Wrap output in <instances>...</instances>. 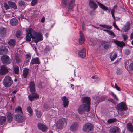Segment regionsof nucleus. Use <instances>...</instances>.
Masks as SVG:
<instances>
[{"mask_svg": "<svg viewBox=\"0 0 133 133\" xmlns=\"http://www.w3.org/2000/svg\"><path fill=\"white\" fill-rule=\"evenodd\" d=\"M30 91L32 95H30L28 96L29 99L31 101H32L34 99L39 98V96L37 94L35 93V83L34 82L31 81L30 83Z\"/></svg>", "mask_w": 133, "mask_h": 133, "instance_id": "1", "label": "nucleus"}, {"mask_svg": "<svg viewBox=\"0 0 133 133\" xmlns=\"http://www.w3.org/2000/svg\"><path fill=\"white\" fill-rule=\"evenodd\" d=\"M29 32L32 39H34L35 42L37 43L43 40V36L40 33H36L32 28L29 29Z\"/></svg>", "mask_w": 133, "mask_h": 133, "instance_id": "2", "label": "nucleus"}, {"mask_svg": "<svg viewBox=\"0 0 133 133\" xmlns=\"http://www.w3.org/2000/svg\"><path fill=\"white\" fill-rule=\"evenodd\" d=\"M75 0H62V4L64 7L68 6L69 10H71L75 5Z\"/></svg>", "mask_w": 133, "mask_h": 133, "instance_id": "3", "label": "nucleus"}, {"mask_svg": "<svg viewBox=\"0 0 133 133\" xmlns=\"http://www.w3.org/2000/svg\"><path fill=\"white\" fill-rule=\"evenodd\" d=\"M3 83L5 87H8L11 86L13 83V81L11 77L9 76H6L3 80Z\"/></svg>", "mask_w": 133, "mask_h": 133, "instance_id": "4", "label": "nucleus"}, {"mask_svg": "<svg viewBox=\"0 0 133 133\" xmlns=\"http://www.w3.org/2000/svg\"><path fill=\"white\" fill-rule=\"evenodd\" d=\"M90 108L84 104H82L78 108L77 110L78 113L81 115L85 114V112H89L90 110Z\"/></svg>", "mask_w": 133, "mask_h": 133, "instance_id": "5", "label": "nucleus"}, {"mask_svg": "<svg viewBox=\"0 0 133 133\" xmlns=\"http://www.w3.org/2000/svg\"><path fill=\"white\" fill-rule=\"evenodd\" d=\"M66 119L65 118H63L58 121L56 124V126L58 128L61 129L66 126Z\"/></svg>", "mask_w": 133, "mask_h": 133, "instance_id": "6", "label": "nucleus"}, {"mask_svg": "<svg viewBox=\"0 0 133 133\" xmlns=\"http://www.w3.org/2000/svg\"><path fill=\"white\" fill-rule=\"evenodd\" d=\"M93 128V125L91 123H86L83 126L82 129L84 131L89 132L92 130Z\"/></svg>", "mask_w": 133, "mask_h": 133, "instance_id": "7", "label": "nucleus"}, {"mask_svg": "<svg viewBox=\"0 0 133 133\" xmlns=\"http://www.w3.org/2000/svg\"><path fill=\"white\" fill-rule=\"evenodd\" d=\"M1 60L3 64L7 65L10 64L11 60L9 57L6 55H4L1 57Z\"/></svg>", "mask_w": 133, "mask_h": 133, "instance_id": "8", "label": "nucleus"}, {"mask_svg": "<svg viewBox=\"0 0 133 133\" xmlns=\"http://www.w3.org/2000/svg\"><path fill=\"white\" fill-rule=\"evenodd\" d=\"M117 108L118 110L123 111L128 109L126 104L124 102H122L117 105Z\"/></svg>", "mask_w": 133, "mask_h": 133, "instance_id": "9", "label": "nucleus"}, {"mask_svg": "<svg viewBox=\"0 0 133 133\" xmlns=\"http://www.w3.org/2000/svg\"><path fill=\"white\" fill-rule=\"evenodd\" d=\"M82 101L83 103V104H84L90 108V99L89 97H83L82 98Z\"/></svg>", "mask_w": 133, "mask_h": 133, "instance_id": "10", "label": "nucleus"}, {"mask_svg": "<svg viewBox=\"0 0 133 133\" xmlns=\"http://www.w3.org/2000/svg\"><path fill=\"white\" fill-rule=\"evenodd\" d=\"M22 114H18L15 115L14 116L15 120L20 123L24 121L25 119Z\"/></svg>", "mask_w": 133, "mask_h": 133, "instance_id": "11", "label": "nucleus"}, {"mask_svg": "<svg viewBox=\"0 0 133 133\" xmlns=\"http://www.w3.org/2000/svg\"><path fill=\"white\" fill-rule=\"evenodd\" d=\"M9 69L6 66L2 65L0 67V74L1 75H6L9 72Z\"/></svg>", "mask_w": 133, "mask_h": 133, "instance_id": "12", "label": "nucleus"}, {"mask_svg": "<svg viewBox=\"0 0 133 133\" xmlns=\"http://www.w3.org/2000/svg\"><path fill=\"white\" fill-rule=\"evenodd\" d=\"M112 42L114 43L118 46L121 48H122L125 45V44L124 42L116 39H112Z\"/></svg>", "mask_w": 133, "mask_h": 133, "instance_id": "13", "label": "nucleus"}, {"mask_svg": "<svg viewBox=\"0 0 133 133\" xmlns=\"http://www.w3.org/2000/svg\"><path fill=\"white\" fill-rule=\"evenodd\" d=\"M101 43L102 45H104V48L105 49H107L111 47V43L109 42L103 41Z\"/></svg>", "mask_w": 133, "mask_h": 133, "instance_id": "14", "label": "nucleus"}, {"mask_svg": "<svg viewBox=\"0 0 133 133\" xmlns=\"http://www.w3.org/2000/svg\"><path fill=\"white\" fill-rule=\"evenodd\" d=\"M120 129L117 127H111L109 130V133H120Z\"/></svg>", "mask_w": 133, "mask_h": 133, "instance_id": "15", "label": "nucleus"}, {"mask_svg": "<svg viewBox=\"0 0 133 133\" xmlns=\"http://www.w3.org/2000/svg\"><path fill=\"white\" fill-rule=\"evenodd\" d=\"M40 62L39 58L38 57L32 58L30 63V65H32L35 64H39Z\"/></svg>", "mask_w": 133, "mask_h": 133, "instance_id": "16", "label": "nucleus"}, {"mask_svg": "<svg viewBox=\"0 0 133 133\" xmlns=\"http://www.w3.org/2000/svg\"><path fill=\"white\" fill-rule=\"evenodd\" d=\"M86 55V51L84 48L83 49L78 53V56L82 58H84L85 57Z\"/></svg>", "mask_w": 133, "mask_h": 133, "instance_id": "17", "label": "nucleus"}, {"mask_svg": "<svg viewBox=\"0 0 133 133\" xmlns=\"http://www.w3.org/2000/svg\"><path fill=\"white\" fill-rule=\"evenodd\" d=\"M78 125L79 124L77 122L74 123L70 126L71 130L72 131H76L77 129Z\"/></svg>", "mask_w": 133, "mask_h": 133, "instance_id": "18", "label": "nucleus"}, {"mask_svg": "<svg viewBox=\"0 0 133 133\" xmlns=\"http://www.w3.org/2000/svg\"><path fill=\"white\" fill-rule=\"evenodd\" d=\"M89 5L90 7L94 10H95L97 7V4L95 3L94 0H90Z\"/></svg>", "mask_w": 133, "mask_h": 133, "instance_id": "19", "label": "nucleus"}, {"mask_svg": "<svg viewBox=\"0 0 133 133\" xmlns=\"http://www.w3.org/2000/svg\"><path fill=\"white\" fill-rule=\"evenodd\" d=\"M38 128L42 131H46L47 130V128L45 125L41 123H39L38 124Z\"/></svg>", "mask_w": 133, "mask_h": 133, "instance_id": "20", "label": "nucleus"}, {"mask_svg": "<svg viewBox=\"0 0 133 133\" xmlns=\"http://www.w3.org/2000/svg\"><path fill=\"white\" fill-rule=\"evenodd\" d=\"M62 101H63L62 104L64 107H67L68 105L69 101L68 99L65 96L62 98Z\"/></svg>", "mask_w": 133, "mask_h": 133, "instance_id": "21", "label": "nucleus"}, {"mask_svg": "<svg viewBox=\"0 0 133 133\" xmlns=\"http://www.w3.org/2000/svg\"><path fill=\"white\" fill-rule=\"evenodd\" d=\"M10 24L12 26H15L18 24V21L16 18H13L10 21Z\"/></svg>", "mask_w": 133, "mask_h": 133, "instance_id": "22", "label": "nucleus"}, {"mask_svg": "<svg viewBox=\"0 0 133 133\" xmlns=\"http://www.w3.org/2000/svg\"><path fill=\"white\" fill-rule=\"evenodd\" d=\"M80 38L79 40V44H83L84 42L85 39L84 37V35L82 32L81 31L80 32Z\"/></svg>", "mask_w": 133, "mask_h": 133, "instance_id": "23", "label": "nucleus"}, {"mask_svg": "<svg viewBox=\"0 0 133 133\" xmlns=\"http://www.w3.org/2000/svg\"><path fill=\"white\" fill-rule=\"evenodd\" d=\"M8 51V49L4 46H0V55H2L6 53Z\"/></svg>", "mask_w": 133, "mask_h": 133, "instance_id": "24", "label": "nucleus"}, {"mask_svg": "<svg viewBox=\"0 0 133 133\" xmlns=\"http://www.w3.org/2000/svg\"><path fill=\"white\" fill-rule=\"evenodd\" d=\"M7 120L8 122L11 123L13 119V114L12 113L9 112L7 115Z\"/></svg>", "mask_w": 133, "mask_h": 133, "instance_id": "25", "label": "nucleus"}, {"mask_svg": "<svg viewBox=\"0 0 133 133\" xmlns=\"http://www.w3.org/2000/svg\"><path fill=\"white\" fill-rule=\"evenodd\" d=\"M30 70L28 68H25L23 71L22 76L24 78H26L27 75L29 73V71Z\"/></svg>", "mask_w": 133, "mask_h": 133, "instance_id": "26", "label": "nucleus"}, {"mask_svg": "<svg viewBox=\"0 0 133 133\" xmlns=\"http://www.w3.org/2000/svg\"><path fill=\"white\" fill-rule=\"evenodd\" d=\"M6 29L4 27H1L0 28V35L2 37H4L6 35Z\"/></svg>", "mask_w": 133, "mask_h": 133, "instance_id": "27", "label": "nucleus"}, {"mask_svg": "<svg viewBox=\"0 0 133 133\" xmlns=\"http://www.w3.org/2000/svg\"><path fill=\"white\" fill-rule=\"evenodd\" d=\"M127 128L129 131L130 132L132 133L133 132V126L132 124L130 123H128L127 124Z\"/></svg>", "mask_w": 133, "mask_h": 133, "instance_id": "28", "label": "nucleus"}, {"mask_svg": "<svg viewBox=\"0 0 133 133\" xmlns=\"http://www.w3.org/2000/svg\"><path fill=\"white\" fill-rule=\"evenodd\" d=\"M96 2L99 5V7L102 8V9H103L104 10H108V7L105 6L103 4L101 3L98 1H96Z\"/></svg>", "mask_w": 133, "mask_h": 133, "instance_id": "29", "label": "nucleus"}, {"mask_svg": "<svg viewBox=\"0 0 133 133\" xmlns=\"http://www.w3.org/2000/svg\"><path fill=\"white\" fill-rule=\"evenodd\" d=\"M8 43L10 46L13 47L16 44V42L15 40L11 39L8 41Z\"/></svg>", "mask_w": 133, "mask_h": 133, "instance_id": "30", "label": "nucleus"}, {"mask_svg": "<svg viewBox=\"0 0 133 133\" xmlns=\"http://www.w3.org/2000/svg\"><path fill=\"white\" fill-rule=\"evenodd\" d=\"M15 60L17 63H19L21 62L22 61L20 56L17 54H16L15 55Z\"/></svg>", "mask_w": 133, "mask_h": 133, "instance_id": "31", "label": "nucleus"}, {"mask_svg": "<svg viewBox=\"0 0 133 133\" xmlns=\"http://www.w3.org/2000/svg\"><path fill=\"white\" fill-rule=\"evenodd\" d=\"M6 121V117L5 116L0 117V125L3 124Z\"/></svg>", "mask_w": 133, "mask_h": 133, "instance_id": "32", "label": "nucleus"}, {"mask_svg": "<svg viewBox=\"0 0 133 133\" xmlns=\"http://www.w3.org/2000/svg\"><path fill=\"white\" fill-rule=\"evenodd\" d=\"M31 28H28L27 29V30H26L27 33V34L26 37V40L28 41H31V37L30 35V34L29 32V29Z\"/></svg>", "mask_w": 133, "mask_h": 133, "instance_id": "33", "label": "nucleus"}, {"mask_svg": "<svg viewBox=\"0 0 133 133\" xmlns=\"http://www.w3.org/2000/svg\"><path fill=\"white\" fill-rule=\"evenodd\" d=\"M13 70L14 72L16 74H18L19 73V67L17 65H15L13 66Z\"/></svg>", "mask_w": 133, "mask_h": 133, "instance_id": "34", "label": "nucleus"}, {"mask_svg": "<svg viewBox=\"0 0 133 133\" xmlns=\"http://www.w3.org/2000/svg\"><path fill=\"white\" fill-rule=\"evenodd\" d=\"M8 3L10 7L14 9H16L17 8L16 5L14 3L12 2L8 1Z\"/></svg>", "mask_w": 133, "mask_h": 133, "instance_id": "35", "label": "nucleus"}, {"mask_svg": "<svg viewBox=\"0 0 133 133\" xmlns=\"http://www.w3.org/2000/svg\"><path fill=\"white\" fill-rule=\"evenodd\" d=\"M15 112L19 113L20 114H22L23 113L21 107L20 106H18L15 109Z\"/></svg>", "mask_w": 133, "mask_h": 133, "instance_id": "36", "label": "nucleus"}, {"mask_svg": "<svg viewBox=\"0 0 133 133\" xmlns=\"http://www.w3.org/2000/svg\"><path fill=\"white\" fill-rule=\"evenodd\" d=\"M99 26H100L102 27L105 28L107 29H111L112 27L111 26L108 25H107L103 24H99Z\"/></svg>", "mask_w": 133, "mask_h": 133, "instance_id": "37", "label": "nucleus"}, {"mask_svg": "<svg viewBox=\"0 0 133 133\" xmlns=\"http://www.w3.org/2000/svg\"><path fill=\"white\" fill-rule=\"evenodd\" d=\"M27 110L28 112L29 113V115L30 116H31L32 114V110L31 107L30 106L28 107Z\"/></svg>", "mask_w": 133, "mask_h": 133, "instance_id": "38", "label": "nucleus"}, {"mask_svg": "<svg viewBox=\"0 0 133 133\" xmlns=\"http://www.w3.org/2000/svg\"><path fill=\"white\" fill-rule=\"evenodd\" d=\"M18 4L19 6L23 7L25 6L26 4L25 2L22 1H20L18 2Z\"/></svg>", "mask_w": 133, "mask_h": 133, "instance_id": "39", "label": "nucleus"}, {"mask_svg": "<svg viewBox=\"0 0 133 133\" xmlns=\"http://www.w3.org/2000/svg\"><path fill=\"white\" fill-rule=\"evenodd\" d=\"M117 121V119L115 118L109 119L107 120V122L109 124L113 123Z\"/></svg>", "mask_w": 133, "mask_h": 133, "instance_id": "40", "label": "nucleus"}, {"mask_svg": "<svg viewBox=\"0 0 133 133\" xmlns=\"http://www.w3.org/2000/svg\"><path fill=\"white\" fill-rule=\"evenodd\" d=\"M21 31H17L16 34V36L17 38H19L21 37Z\"/></svg>", "mask_w": 133, "mask_h": 133, "instance_id": "41", "label": "nucleus"}, {"mask_svg": "<svg viewBox=\"0 0 133 133\" xmlns=\"http://www.w3.org/2000/svg\"><path fill=\"white\" fill-rule=\"evenodd\" d=\"M38 2V0H32L31 2V5L34 6L36 5Z\"/></svg>", "mask_w": 133, "mask_h": 133, "instance_id": "42", "label": "nucleus"}, {"mask_svg": "<svg viewBox=\"0 0 133 133\" xmlns=\"http://www.w3.org/2000/svg\"><path fill=\"white\" fill-rule=\"evenodd\" d=\"M51 49V48L49 46H47L44 49V52L46 53H47L48 51H50Z\"/></svg>", "mask_w": 133, "mask_h": 133, "instance_id": "43", "label": "nucleus"}, {"mask_svg": "<svg viewBox=\"0 0 133 133\" xmlns=\"http://www.w3.org/2000/svg\"><path fill=\"white\" fill-rule=\"evenodd\" d=\"M35 111H36V116L38 118H40L41 115V112L37 111V110H35Z\"/></svg>", "mask_w": 133, "mask_h": 133, "instance_id": "44", "label": "nucleus"}, {"mask_svg": "<svg viewBox=\"0 0 133 133\" xmlns=\"http://www.w3.org/2000/svg\"><path fill=\"white\" fill-rule=\"evenodd\" d=\"M122 72V70L119 68H117L116 70V73L118 75H120Z\"/></svg>", "mask_w": 133, "mask_h": 133, "instance_id": "45", "label": "nucleus"}, {"mask_svg": "<svg viewBox=\"0 0 133 133\" xmlns=\"http://www.w3.org/2000/svg\"><path fill=\"white\" fill-rule=\"evenodd\" d=\"M4 7L5 9L6 10L9 9L10 8L9 6L5 2L4 3Z\"/></svg>", "mask_w": 133, "mask_h": 133, "instance_id": "46", "label": "nucleus"}, {"mask_svg": "<svg viewBox=\"0 0 133 133\" xmlns=\"http://www.w3.org/2000/svg\"><path fill=\"white\" fill-rule=\"evenodd\" d=\"M108 34L111 36L112 38H113L115 36L114 34L110 30Z\"/></svg>", "mask_w": 133, "mask_h": 133, "instance_id": "47", "label": "nucleus"}, {"mask_svg": "<svg viewBox=\"0 0 133 133\" xmlns=\"http://www.w3.org/2000/svg\"><path fill=\"white\" fill-rule=\"evenodd\" d=\"M129 68L131 70L133 71V62L130 63L129 65Z\"/></svg>", "mask_w": 133, "mask_h": 133, "instance_id": "48", "label": "nucleus"}, {"mask_svg": "<svg viewBox=\"0 0 133 133\" xmlns=\"http://www.w3.org/2000/svg\"><path fill=\"white\" fill-rule=\"evenodd\" d=\"M111 94L113 97L117 101H118V99L117 97L116 96L113 92H111Z\"/></svg>", "mask_w": 133, "mask_h": 133, "instance_id": "49", "label": "nucleus"}, {"mask_svg": "<svg viewBox=\"0 0 133 133\" xmlns=\"http://www.w3.org/2000/svg\"><path fill=\"white\" fill-rule=\"evenodd\" d=\"M114 21L113 23V26L116 29H117L118 30H119L120 29L116 25V23Z\"/></svg>", "mask_w": 133, "mask_h": 133, "instance_id": "50", "label": "nucleus"}, {"mask_svg": "<svg viewBox=\"0 0 133 133\" xmlns=\"http://www.w3.org/2000/svg\"><path fill=\"white\" fill-rule=\"evenodd\" d=\"M131 62V61L130 60H128L127 61L125 62V68H126V66L128 64H129Z\"/></svg>", "mask_w": 133, "mask_h": 133, "instance_id": "51", "label": "nucleus"}, {"mask_svg": "<svg viewBox=\"0 0 133 133\" xmlns=\"http://www.w3.org/2000/svg\"><path fill=\"white\" fill-rule=\"evenodd\" d=\"M130 25V23L129 22H127L126 23V25L125 26H127V29L126 30H128L129 28V26Z\"/></svg>", "mask_w": 133, "mask_h": 133, "instance_id": "52", "label": "nucleus"}, {"mask_svg": "<svg viewBox=\"0 0 133 133\" xmlns=\"http://www.w3.org/2000/svg\"><path fill=\"white\" fill-rule=\"evenodd\" d=\"M117 57V55L116 54H115L112 56V57L111 58V61H113L116 57Z\"/></svg>", "mask_w": 133, "mask_h": 133, "instance_id": "53", "label": "nucleus"}, {"mask_svg": "<svg viewBox=\"0 0 133 133\" xmlns=\"http://www.w3.org/2000/svg\"><path fill=\"white\" fill-rule=\"evenodd\" d=\"M124 53L126 55H129L130 53V50L128 49H126L125 50Z\"/></svg>", "mask_w": 133, "mask_h": 133, "instance_id": "54", "label": "nucleus"}, {"mask_svg": "<svg viewBox=\"0 0 133 133\" xmlns=\"http://www.w3.org/2000/svg\"><path fill=\"white\" fill-rule=\"evenodd\" d=\"M121 112H120V115L122 116L123 117H124V116H126V115H125V112H124L123 111H121Z\"/></svg>", "mask_w": 133, "mask_h": 133, "instance_id": "55", "label": "nucleus"}, {"mask_svg": "<svg viewBox=\"0 0 133 133\" xmlns=\"http://www.w3.org/2000/svg\"><path fill=\"white\" fill-rule=\"evenodd\" d=\"M26 56L27 59H28V61L30 59L31 55L29 54H27Z\"/></svg>", "mask_w": 133, "mask_h": 133, "instance_id": "56", "label": "nucleus"}, {"mask_svg": "<svg viewBox=\"0 0 133 133\" xmlns=\"http://www.w3.org/2000/svg\"><path fill=\"white\" fill-rule=\"evenodd\" d=\"M122 36L124 41L126 40L127 38V36L126 35L122 34Z\"/></svg>", "mask_w": 133, "mask_h": 133, "instance_id": "57", "label": "nucleus"}, {"mask_svg": "<svg viewBox=\"0 0 133 133\" xmlns=\"http://www.w3.org/2000/svg\"><path fill=\"white\" fill-rule=\"evenodd\" d=\"M115 86L117 90L119 91H121V89L120 88L117 86V85L116 84H115Z\"/></svg>", "mask_w": 133, "mask_h": 133, "instance_id": "58", "label": "nucleus"}, {"mask_svg": "<svg viewBox=\"0 0 133 133\" xmlns=\"http://www.w3.org/2000/svg\"><path fill=\"white\" fill-rule=\"evenodd\" d=\"M43 108L45 110H46L48 108V105L46 104H44L43 105Z\"/></svg>", "mask_w": 133, "mask_h": 133, "instance_id": "59", "label": "nucleus"}, {"mask_svg": "<svg viewBox=\"0 0 133 133\" xmlns=\"http://www.w3.org/2000/svg\"><path fill=\"white\" fill-rule=\"evenodd\" d=\"M45 21V18L44 17H43L41 19V21L42 23H43Z\"/></svg>", "mask_w": 133, "mask_h": 133, "instance_id": "60", "label": "nucleus"}, {"mask_svg": "<svg viewBox=\"0 0 133 133\" xmlns=\"http://www.w3.org/2000/svg\"><path fill=\"white\" fill-rule=\"evenodd\" d=\"M92 78L93 79H97L98 78L97 76H93L92 77Z\"/></svg>", "mask_w": 133, "mask_h": 133, "instance_id": "61", "label": "nucleus"}, {"mask_svg": "<svg viewBox=\"0 0 133 133\" xmlns=\"http://www.w3.org/2000/svg\"><path fill=\"white\" fill-rule=\"evenodd\" d=\"M111 14L112 15V16L114 19V21H115V16H114V13L112 14Z\"/></svg>", "mask_w": 133, "mask_h": 133, "instance_id": "62", "label": "nucleus"}, {"mask_svg": "<svg viewBox=\"0 0 133 133\" xmlns=\"http://www.w3.org/2000/svg\"><path fill=\"white\" fill-rule=\"evenodd\" d=\"M108 100L109 101H110V102H112L113 103H114V101L113 99L111 98H110L109 99H108Z\"/></svg>", "mask_w": 133, "mask_h": 133, "instance_id": "63", "label": "nucleus"}, {"mask_svg": "<svg viewBox=\"0 0 133 133\" xmlns=\"http://www.w3.org/2000/svg\"><path fill=\"white\" fill-rule=\"evenodd\" d=\"M111 12L112 14L114 13V9H112L111 10Z\"/></svg>", "mask_w": 133, "mask_h": 133, "instance_id": "64", "label": "nucleus"}]
</instances>
